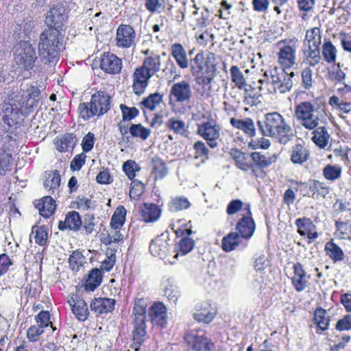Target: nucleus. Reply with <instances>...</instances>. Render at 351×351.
<instances>
[{
  "mask_svg": "<svg viewBox=\"0 0 351 351\" xmlns=\"http://www.w3.org/2000/svg\"><path fill=\"white\" fill-rule=\"evenodd\" d=\"M40 90L34 86H29L21 95L9 98L3 106V112L8 119L18 122L20 116L32 111L40 100Z\"/></svg>",
  "mask_w": 351,
  "mask_h": 351,
  "instance_id": "1",
  "label": "nucleus"
},
{
  "mask_svg": "<svg viewBox=\"0 0 351 351\" xmlns=\"http://www.w3.org/2000/svg\"><path fill=\"white\" fill-rule=\"evenodd\" d=\"M258 126L263 136L274 138L282 145L291 141L295 136L291 126L276 112L266 114L263 122L258 121Z\"/></svg>",
  "mask_w": 351,
  "mask_h": 351,
  "instance_id": "2",
  "label": "nucleus"
},
{
  "mask_svg": "<svg viewBox=\"0 0 351 351\" xmlns=\"http://www.w3.org/2000/svg\"><path fill=\"white\" fill-rule=\"evenodd\" d=\"M64 34L57 29H45L40 36L38 53L45 64L58 60Z\"/></svg>",
  "mask_w": 351,
  "mask_h": 351,
  "instance_id": "3",
  "label": "nucleus"
},
{
  "mask_svg": "<svg viewBox=\"0 0 351 351\" xmlns=\"http://www.w3.org/2000/svg\"><path fill=\"white\" fill-rule=\"evenodd\" d=\"M295 115L306 130H313L325 123L324 112L314 107L309 101H303L295 108Z\"/></svg>",
  "mask_w": 351,
  "mask_h": 351,
  "instance_id": "4",
  "label": "nucleus"
},
{
  "mask_svg": "<svg viewBox=\"0 0 351 351\" xmlns=\"http://www.w3.org/2000/svg\"><path fill=\"white\" fill-rule=\"evenodd\" d=\"M110 97L104 91L93 94L89 103H82L79 106L82 117L88 120L94 116H101L108 111Z\"/></svg>",
  "mask_w": 351,
  "mask_h": 351,
  "instance_id": "5",
  "label": "nucleus"
},
{
  "mask_svg": "<svg viewBox=\"0 0 351 351\" xmlns=\"http://www.w3.org/2000/svg\"><path fill=\"white\" fill-rule=\"evenodd\" d=\"M147 301L143 298H136L132 311L134 325L133 339L134 341L141 345L144 341L146 335V309Z\"/></svg>",
  "mask_w": 351,
  "mask_h": 351,
  "instance_id": "6",
  "label": "nucleus"
},
{
  "mask_svg": "<svg viewBox=\"0 0 351 351\" xmlns=\"http://www.w3.org/2000/svg\"><path fill=\"white\" fill-rule=\"evenodd\" d=\"M36 59V50L29 41H21L15 47L14 60L19 69L27 71L33 69Z\"/></svg>",
  "mask_w": 351,
  "mask_h": 351,
  "instance_id": "7",
  "label": "nucleus"
},
{
  "mask_svg": "<svg viewBox=\"0 0 351 351\" xmlns=\"http://www.w3.org/2000/svg\"><path fill=\"white\" fill-rule=\"evenodd\" d=\"M279 51L278 53V63L285 68H291L295 63L296 40H281L278 43Z\"/></svg>",
  "mask_w": 351,
  "mask_h": 351,
  "instance_id": "8",
  "label": "nucleus"
},
{
  "mask_svg": "<svg viewBox=\"0 0 351 351\" xmlns=\"http://www.w3.org/2000/svg\"><path fill=\"white\" fill-rule=\"evenodd\" d=\"M193 95L192 88L189 82L182 80L173 83L169 90V104H187Z\"/></svg>",
  "mask_w": 351,
  "mask_h": 351,
  "instance_id": "9",
  "label": "nucleus"
},
{
  "mask_svg": "<svg viewBox=\"0 0 351 351\" xmlns=\"http://www.w3.org/2000/svg\"><path fill=\"white\" fill-rule=\"evenodd\" d=\"M220 127L213 121H206L197 125V134L207 141L210 148H215L217 140L220 136Z\"/></svg>",
  "mask_w": 351,
  "mask_h": 351,
  "instance_id": "10",
  "label": "nucleus"
},
{
  "mask_svg": "<svg viewBox=\"0 0 351 351\" xmlns=\"http://www.w3.org/2000/svg\"><path fill=\"white\" fill-rule=\"evenodd\" d=\"M136 32L129 25H121L117 29V46L122 49L130 48L135 45Z\"/></svg>",
  "mask_w": 351,
  "mask_h": 351,
  "instance_id": "11",
  "label": "nucleus"
},
{
  "mask_svg": "<svg viewBox=\"0 0 351 351\" xmlns=\"http://www.w3.org/2000/svg\"><path fill=\"white\" fill-rule=\"evenodd\" d=\"M64 12V9L61 6L56 5L51 8L45 19V23L48 27L47 29H57L63 33V27L66 21Z\"/></svg>",
  "mask_w": 351,
  "mask_h": 351,
  "instance_id": "12",
  "label": "nucleus"
},
{
  "mask_svg": "<svg viewBox=\"0 0 351 351\" xmlns=\"http://www.w3.org/2000/svg\"><path fill=\"white\" fill-rule=\"evenodd\" d=\"M293 71L288 73L284 69H278L276 76H274L275 79H272V83L274 85V93L283 94L289 92L293 86Z\"/></svg>",
  "mask_w": 351,
  "mask_h": 351,
  "instance_id": "13",
  "label": "nucleus"
},
{
  "mask_svg": "<svg viewBox=\"0 0 351 351\" xmlns=\"http://www.w3.org/2000/svg\"><path fill=\"white\" fill-rule=\"evenodd\" d=\"M216 314V308L209 302H204L195 306L193 317L198 322L209 324L213 320Z\"/></svg>",
  "mask_w": 351,
  "mask_h": 351,
  "instance_id": "14",
  "label": "nucleus"
},
{
  "mask_svg": "<svg viewBox=\"0 0 351 351\" xmlns=\"http://www.w3.org/2000/svg\"><path fill=\"white\" fill-rule=\"evenodd\" d=\"M184 340L190 348L195 351H210L213 348V343L205 336L196 333H189Z\"/></svg>",
  "mask_w": 351,
  "mask_h": 351,
  "instance_id": "15",
  "label": "nucleus"
},
{
  "mask_svg": "<svg viewBox=\"0 0 351 351\" xmlns=\"http://www.w3.org/2000/svg\"><path fill=\"white\" fill-rule=\"evenodd\" d=\"M148 315L154 326L163 328L167 325V308L163 304L156 302L152 304L149 308Z\"/></svg>",
  "mask_w": 351,
  "mask_h": 351,
  "instance_id": "16",
  "label": "nucleus"
},
{
  "mask_svg": "<svg viewBox=\"0 0 351 351\" xmlns=\"http://www.w3.org/2000/svg\"><path fill=\"white\" fill-rule=\"evenodd\" d=\"M100 68L110 74L119 73L122 69V60L111 53H104L100 60Z\"/></svg>",
  "mask_w": 351,
  "mask_h": 351,
  "instance_id": "17",
  "label": "nucleus"
},
{
  "mask_svg": "<svg viewBox=\"0 0 351 351\" xmlns=\"http://www.w3.org/2000/svg\"><path fill=\"white\" fill-rule=\"evenodd\" d=\"M132 88L134 93L137 95H142L149 85V79L152 75L141 66L136 68L132 75Z\"/></svg>",
  "mask_w": 351,
  "mask_h": 351,
  "instance_id": "18",
  "label": "nucleus"
},
{
  "mask_svg": "<svg viewBox=\"0 0 351 351\" xmlns=\"http://www.w3.org/2000/svg\"><path fill=\"white\" fill-rule=\"evenodd\" d=\"M293 275L291 277V282L295 289L301 292L307 287L309 276H307L303 265L300 263H296L293 266Z\"/></svg>",
  "mask_w": 351,
  "mask_h": 351,
  "instance_id": "19",
  "label": "nucleus"
},
{
  "mask_svg": "<svg viewBox=\"0 0 351 351\" xmlns=\"http://www.w3.org/2000/svg\"><path fill=\"white\" fill-rule=\"evenodd\" d=\"M140 215L142 220L146 223L156 221L161 215L159 206L153 203H145L140 207Z\"/></svg>",
  "mask_w": 351,
  "mask_h": 351,
  "instance_id": "20",
  "label": "nucleus"
},
{
  "mask_svg": "<svg viewBox=\"0 0 351 351\" xmlns=\"http://www.w3.org/2000/svg\"><path fill=\"white\" fill-rule=\"evenodd\" d=\"M68 303L71 308L73 313L80 321H85L88 317V306L85 301L77 295L71 296Z\"/></svg>",
  "mask_w": 351,
  "mask_h": 351,
  "instance_id": "21",
  "label": "nucleus"
},
{
  "mask_svg": "<svg viewBox=\"0 0 351 351\" xmlns=\"http://www.w3.org/2000/svg\"><path fill=\"white\" fill-rule=\"evenodd\" d=\"M145 54L147 56L141 67L153 76L160 69V56L149 50H146Z\"/></svg>",
  "mask_w": 351,
  "mask_h": 351,
  "instance_id": "22",
  "label": "nucleus"
},
{
  "mask_svg": "<svg viewBox=\"0 0 351 351\" xmlns=\"http://www.w3.org/2000/svg\"><path fill=\"white\" fill-rule=\"evenodd\" d=\"M289 156L290 160L293 164L302 165L308 160L310 152L304 145L297 143L291 147Z\"/></svg>",
  "mask_w": 351,
  "mask_h": 351,
  "instance_id": "23",
  "label": "nucleus"
},
{
  "mask_svg": "<svg viewBox=\"0 0 351 351\" xmlns=\"http://www.w3.org/2000/svg\"><path fill=\"white\" fill-rule=\"evenodd\" d=\"M115 300L107 298H99L93 300L90 304L91 311L96 313L102 314L113 311Z\"/></svg>",
  "mask_w": 351,
  "mask_h": 351,
  "instance_id": "24",
  "label": "nucleus"
},
{
  "mask_svg": "<svg viewBox=\"0 0 351 351\" xmlns=\"http://www.w3.org/2000/svg\"><path fill=\"white\" fill-rule=\"evenodd\" d=\"M169 245L167 240L162 237H158L152 240L149 245V250L154 256H158L160 258H165L169 252Z\"/></svg>",
  "mask_w": 351,
  "mask_h": 351,
  "instance_id": "25",
  "label": "nucleus"
},
{
  "mask_svg": "<svg viewBox=\"0 0 351 351\" xmlns=\"http://www.w3.org/2000/svg\"><path fill=\"white\" fill-rule=\"evenodd\" d=\"M230 122L234 128L242 130L248 136L252 137L255 136L256 130L254 121L252 119L245 118L238 119L231 118Z\"/></svg>",
  "mask_w": 351,
  "mask_h": 351,
  "instance_id": "26",
  "label": "nucleus"
},
{
  "mask_svg": "<svg viewBox=\"0 0 351 351\" xmlns=\"http://www.w3.org/2000/svg\"><path fill=\"white\" fill-rule=\"evenodd\" d=\"M313 130L312 141L319 148L324 149L330 139L327 128L325 126H317Z\"/></svg>",
  "mask_w": 351,
  "mask_h": 351,
  "instance_id": "27",
  "label": "nucleus"
},
{
  "mask_svg": "<svg viewBox=\"0 0 351 351\" xmlns=\"http://www.w3.org/2000/svg\"><path fill=\"white\" fill-rule=\"evenodd\" d=\"M35 206L39 210L40 215L45 218L51 216L56 210L55 202L50 196L43 197Z\"/></svg>",
  "mask_w": 351,
  "mask_h": 351,
  "instance_id": "28",
  "label": "nucleus"
},
{
  "mask_svg": "<svg viewBox=\"0 0 351 351\" xmlns=\"http://www.w3.org/2000/svg\"><path fill=\"white\" fill-rule=\"evenodd\" d=\"M82 224V221L78 213L73 211L66 215L64 221H60L58 228L60 230L66 229L76 230Z\"/></svg>",
  "mask_w": 351,
  "mask_h": 351,
  "instance_id": "29",
  "label": "nucleus"
},
{
  "mask_svg": "<svg viewBox=\"0 0 351 351\" xmlns=\"http://www.w3.org/2000/svg\"><path fill=\"white\" fill-rule=\"evenodd\" d=\"M326 255L334 262H340L344 259L345 254L342 249L332 240L327 242L324 246Z\"/></svg>",
  "mask_w": 351,
  "mask_h": 351,
  "instance_id": "30",
  "label": "nucleus"
},
{
  "mask_svg": "<svg viewBox=\"0 0 351 351\" xmlns=\"http://www.w3.org/2000/svg\"><path fill=\"white\" fill-rule=\"evenodd\" d=\"M254 228V222L250 217H243L237 225V230L243 238L251 237Z\"/></svg>",
  "mask_w": 351,
  "mask_h": 351,
  "instance_id": "31",
  "label": "nucleus"
},
{
  "mask_svg": "<svg viewBox=\"0 0 351 351\" xmlns=\"http://www.w3.org/2000/svg\"><path fill=\"white\" fill-rule=\"evenodd\" d=\"M322 54L326 62L328 64L336 62L337 49L329 39L324 40L322 47Z\"/></svg>",
  "mask_w": 351,
  "mask_h": 351,
  "instance_id": "32",
  "label": "nucleus"
},
{
  "mask_svg": "<svg viewBox=\"0 0 351 351\" xmlns=\"http://www.w3.org/2000/svg\"><path fill=\"white\" fill-rule=\"evenodd\" d=\"M278 69L273 68L266 70L263 77L258 80V84L260 86H263L264 90H266L269 93H274V85L272 83V79H275L274 76H276Z\"/></svg>",
  "mask_w": 351,
  "mask_h": 351,
  "instance_id": "33",
  "label": "nucleus"
},
{
  "mask_svg": "<svg viewBox=\"0 0 351 351\" xmlns=\"http://www.w3.org/2000/svg\"><path fill=\"white\" fill-rule=\"evenodd\" d=\"M304 62L309 66H315L321 61L320 47H312L308 46L307 49L304 50Z\"/></svg>",
  "mask_w": 351,
  "mask_h": 351,
  "instance_id": "34",
  "label": "nucleus"
},
{
  "mask_svg": "<svg viewBox=\"0 0 351 351\" xmlns=\"http://www.w3.org/2000/svg\"><path fill=\"white\" fill-rule=\"evenodd\" d=\"M171 55L180 68L186 69L189 66L186 53L182 45L179 43L173 44L171 46Z\"/></svg>",
  "mask_w": 351,
  "mask_h": 351,
  "instance_id": "35",
  "label": "nucleus"
},
{
  "mask_svg": "<svg viewBox=\"0 0 351 351\" xmlns=\"http://www.w3.org/2000/svg\"><path fill=\"white\" fill-rule=\"evenodd\" d=\"M152 167L155 180L162 179L168 173V169L165 162L158 157H154L152 160Z\"/></svg>",
  "mask_w": 351,
  "mask_h": 351,
  "instance_id": "36",
  "label": "nucleus"
},
{
  "mask_svg": "<svg viewBox=\"0 0 351 351\" xmlns=\"http://www.w3.org/2000/svg\"><path fill=\"white\" fill-rule=\"evenodd\" d=\"M191 73L193 75H198L201 73H208V70L204 64V58L203 52H199L190 62Z\"/></svg>",
  "mask_w": 351,
  "mask_h": 351,
  "instance_id": "37",
  "label": "nucleus"
},
{
  "mask_svg": "<svg viewBox=\"0 0 351 351\" xmlns=\"http://www.w3.org/2000/svg\"><path fill=\"white\" fill-rule=\"evenodd\" d=\"M251 158L253 162L261 168H265L275 162L276 156L273 155H263L259 152H255L251 154Z\"/></svg>",
  "mask_w": 351,
  "mask_h": 351,
  "instance_id": "38",
  "label": "nucleus"
},
{
  "mask_svg": "<svg viewBox=\"0 0 351 351\" xmlns=\"http://www.w3.org/2000/svg\"><path fill=\"white\" fill-rule=\"evenodd\" d=\"M60 181L61 179L59 172L57 171H52L46 174L43 186L45 189L53 193L59 187Z\"/></svg>",
  "mask_w": 351,
  "mask_h": 351,
  "instance_id": "39",
  "label": "nucleus"
},
{
  "mask_svg": "<svg viewBox=\"0 0 351 351\" xmlns=\"http://www.w3.org/2000/svg\"><path fill=\"white\" fill-rule=\"evenodd\" d=\"M166 127L176 134L186 136L187 127L185 122L182 120L171 117L166 122Z\"/></svg>",
  "mask_w": 351,
  "mask_h": 351,
  "instance_id": "40",
  "label": "nucleus"
},
{
  "mask_svg": "<svg viewBox=\"0 0 351 351\" xmlns=\"http://www.w3.org/2000/svg\"><path fill=\"white\" fill-rule=\"evenodd\" d=\"M321 40L322 36L319 28L313 27L306 30L304 43H307V47H320Z\"/></svg>",
  "mask_w": 351,
  "mask_h": 351,
  "instance_id": "41",
  "label": "nucleus"
},
{
  "mask_svg": "<svg viewBox=\"0 0 351 351\" xmlns=\"http://www.w3.org/2000/svg\"><path fill=\"white\" fill-rule=\"evenodd\" d=\"M101 282V272L97 269H94L89 273L84 285L85 289L88 291H93L99 287Z\"/></svg>",
  "mask_w": 351,
  "mask_h": 351,
  "instance_id": "42",
  "label": "nucleus"
},
{
  "mask_svg": "<svg viewBox=\"0 0 351 351\" xmlns=\"http://www.w3.org/2000/svg\"><path fill=\"white\" fill-rule=\"evenodd\" d=\"M126 210L124 206H119L114 211L110 221V226L113 230L120 229L125 223Z\"/></svg>",
  "mask_w": 351,
  "mask_h": 351,
  "instance_id": "43",
  "label": "nucleus"
},
{
  "mask_svg": "<svg viewBox=\"0 0 351 351\" xmlns=\"http://www.w3.org/2000/svg\"><path fill=\"white\" fill-rule=\"evenodd\" d=\"M194 247V241L189 237L182 238L175 247L176 254L174 255L177 258L179 255L184 256L190 252Z\"/></svg>",
  "mask_w": 351,
  "mask_h": 351,
  "instance_id": "44",
  "label": "nucleus"
},
{
  "mask_svg": "<svg viewBox=\"0 0 351 351\" xmlns=\"http://www.w3.org/2000/svg\"><path fill=\"white\" fill-rule=\"evenodd\" d=\"M232 82L239 89L243 90L245 88L247 83L243 73L237 66H232L230 69Z\"/></svg>",
  "mask_w": 351,
  "mask_h": 351,
  "instance_id": "45",
  "label": "nucleus"
},
{
  "mask_svg": "<svg viewBox=\"0 0 351 351\" xmlns=\"http://www.w3.org/2000/svg\"><path fill=\"white\" fill-rule=\"evenodd\" d=\"M335 228L339 239L351 240V220L345 221L337 220L335 222Z\"/></svg>",
  "mask_w": 351,
  "mask_h": 351,
  "instance_id": "46",
  "label": "nucleus"
},
{
  "mask_svg": "<svg viewBox=\"0 0 351 351\" xmlns=\"http://www.w3.org/2000/svg\"><path fill=\"white\" fill-rule=\"evenodd\" d=\"M191 204L187 198L178 196L172 198L169 204V210L173 213L181 211L189 208Z\"/></svg>",
  "mask_w": 351,
  "mask_h": 351,
  "instance_id": "47",
  "label": "nucleus"
},
{
  "mask_svg": "<svg viewBox=\"0 0 351 351\" xmlns=\"http://www.w3.org/2000/svg\"><path fill=\"white\" fill-rule=\"evenodd\" d=\"M131 137L139 138L143 141L147 140L151 134V130L143 126L141 123L132 124L130 126Z\"/></svg>",
  "mask_w": 351,
  "mask_h": 351,
  "instance_id": "48",
  "label": "nucleus"
},
{
  "mask_svg": "<svg viewBox=\"0 0 351 351\" xmlns=\"http://www.w3.org/2000/svg\"><path fill=\"white\" fill-rule=\"evenodd\" d=\"M239 243V234L237 232H230L223 238L221 247L225 252H230L234 250Z\"/></svg>",
  "mask_w": 351,
  "mask_h": 351,
  "instance_id": "49",
  "label": "nucleus"
},
{
  "mask_svg": "<svg viewBox=\"0 0 351 351\" xmlns=\"http://www.w3.org/2000/svg\"><path fill=\"white\" fill-rule=\"evenodd\" d=\"M12 156L10 151L0 147V174L11 169Z\"/></svg>",
  "mask_w": 351,
  "mask_h": 351,
  "instance_id": "50",
  "label": "nucleus"
},
{
  "mask_svg": "<svg viewBox=\"0 0 351 351\" xmlns=\"http://www.w3.org/2000/svg\"><path fill=\"white\" fill-rule=\"evenodd\" d=\"M314 321L319 329L325 330L329 325V317L327 315L326 310L319 308L315 311Z\"/></svg>",
  "mask_w": 351,
  "mask_h": 351,
  "instance_id": "51",
  "label": "nucleus"
},
{
  "mask_svg": "<svg viewBox=\"0 0 351 351\" xmlns=\"http://www.w3.org/2000/svg\"><path fill=\"white\" fill-rule=\"evenodd\" d=\"M342 169L340 166L327 165L323 169L324 177L329 181L338 180L341 175Z\"/></svg>",
  "mask_w": 351,
  "mask_h": 351,
  "instance_id": "52",
  "label": "nucleus"
},
{
  "mask_svg": "<svg viewBox=\"0 0 351 351\" xmlns=\"http://www.w3.org/2000/svg\"><path fill=\"white\" fill-rule=\"evenodd\" d=\"M328 79L335 83H340L344 85V88L351 92V86L345 83L346 73L341 69H334L328 73Z\"/></svg>",
  "mask_w": 351,
  "mask_h": 351,
  "instance_id": "53",
  "label": "nucleus"
},
{
  "mask_svg": "<svg viewBox=\"0 0 351 351\" xmlns=\"http://www.w3.org/2000/svg\"><path fill=\"white\" fill-rule=\"evenodd\" d=\"M162 101V95L159 93H154L150 94L147 97L145 98L141 104L149 110H154L157 106H158Z\"/></svg>",
  "mask_w": 351,
  "mask_h": 351,
  "instance_id": "54",
  "label": "nucleus"
},
{
  "mask_svg": "<svg viewBox=\"0 0 351 351\" xmlns=\"http://www.w3.org/2000/svg\"><path fill=\"white\" fill-rule=\"evenodd\" d=\"M164 294L173 302L176 303L180 296V291L177 286L173 285L172 281L167 280L165 283Z\"/></svg>",
  "mask_w": 351,
  "mask_h": 351,
  "instance_id": "55",
  "label": "nucleus"
},
{
  "mask_svg": "<svg viewBox=\"0 0 351 351\" xmlns=\"http://www.w3.org/2000/svg\"><path fill=\"white\" fill-rule=\"evenodd\" d=\"M295 225L301 236H306L310 230H313L315 228L311 219L305 217L296 219Z\"/></svg>",
  "mask_w": 351,
  "mask_h": 351,
  "instance_id": "56",
  "label": "nucleus"
},
{
  "mask_svg": "<svg viewBox=\"0 0 351 351\" xmlns=\"http://www.w3.org/2000/svg\"><path fill=\"white\" fill-rule=\"evenodd\" d=\"M70 267L73 271H79L80 267L85 263V257L80 251H74L69 259Z\"/></svg>",
  "mask_w": 351,
  "mask_h": 351,
  "instance_id": "57",
  "label": "nucleus"
},
{
  "mask_svg": "<svg viewBox=\"0 0 351 351\" xmlns=\"http://www.w3.org/2000/svg\"><path fill=\"white\" fill-rule=\"evenodd\" d=\"M251 155L248 154H239V157H237V160H236V165L238 168L243 171H247L250 169H252L254 173H255V171L254 169V166L251 163Z\"/></svg>",
  "mask_w": 351,
  "mask_h": 351,
  "instance_id": "58",
  "label": "nucleus"
},
{
  "mask_svg": "<svg viewBox=\"0 0 351 351\" xmlns=\"http://www.w3.org/2000/svg\"><path fill=\"white\" fill-rule=\"evenodd\" d=\"M32 234H34V239L36 243L44 245L47 239V232L44 226H34L32 228Z\"/></svg>",
  "mask_w": 351,
  "mask_h": 351,
  "instance_id": "59",
  "label": "nucleus"
},
{
  "mask_svg": "<svg viewBox=\"0 0 351 351\" xmlns=\"http://www.w3.org/2000/svg\"><path fill=\"white\" fill-rule=\"evenodd\" d=\"M74 145V137L72 135L65 136L56 142V148L58 151L64 152L72 149Z\"/></svg>",
  "mask_w": 351,
  "mask_h": 351,
  "instance_id": "60",
  "label": "nucleus"
},
{
  "mask_svg": "<svg viewBox=\"0 0 351 351\" xmlns=\"http://www.w3.org/2000/svg\"><path fill=\"white\" fill-rule=\"evenodd\" d=\"M123 170L130 180H132L135 176L136 172L139 171L141 168L139 165L133 160H128L123 165Z\"/></svg>",
  "mask_w": 351,
  "mask_h": 351,
  "instance_id": "61",
  "label": "nucleus"
},
{
  "mask_svg": "<svg viewBox=\"0 0 351 351\" xmlns=\"http://www.w3.org/2000/svg\"><path fill=\"white\" fill-rule=\"evenodd\" d=\"M120 108L122 112V121L126 122L132 120L139 114V111L135 107L130 108L124 104H121Z\"/></svg>",
  "mask_w": 351,
  "mask_h": 351,
  "instance_id": "62",
  "label": "nucleus"
},
{
  "mask_svg": "<svg viewBox=\"0 0 351 351\" xmlns=\"http://www.w3.org/2000/svg\"><path fill=\"white\" fill-rule=\"evenodd\" d=\"M119 130L121 134V138L119 143L128 144L130 143L131 139V135L130 133V127L125 122L121 121L118 123Z\"/></svg>",
  "mask_w": 351,
  "mask_h": 351,
  "instance_id": "63",
  "label": "nucleus"
},
{
  "mask_svg": "<svg viewBox=\"0 0 351 351\" xmlns=\"http://www.w3.org/2000/svg\"><path fill=\"white\" fill-rule=\"evenodd\" d=\"M44 332V328L42 326H32L27 331V337L31 342H35L38 340L39 336Z\"/></svg>",
  "mask_w": 351,
  "mask_h": 351,
  "instance_id": "64",
  "label": "nucleus"
}]
</instances>
